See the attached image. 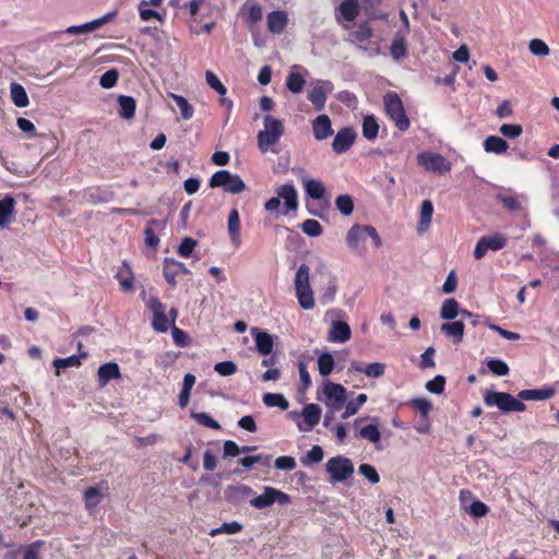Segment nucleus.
<instances>
[{
	"label": "nucleus",
	"mask_w": 559,
	"mask_h": 559,
	"mask_svg": "<svg viewBox=\"0 0 559 559\" xmlns=\"http://www.w3.org/2000/svg\"><path fill=\"white\" fill-rule=\"evenodd\" d=\"M368 237L371 238L376 248L382 246L381 237L374 227L355 224L347 231L346 245L356 254L364 255L366 252L365 242Z\"/></svg>",
	"instance_id": "f257e3e1"
},
{
	"label": "nucleus",
	"mask_w": 559,
	"mask_h": 559,
	"mask_svg": "<svg viewBox=\"0 0 559 559\" xmlns=\"http://www.w3.org/2000/svg\"><path fill=\"white\" fill-rule=\"evenodd\" d=\"M276 197H272L264 203V210L271 213L277 212L281 200L284 202V215L298 209V192L292 182L284 183L275 189Z\"/></svg>",
	"instance_id": "f03ea898"
},
{
	"label": "nucleus",
	"mask_w": 559,
	"mask_h": 559,
	"mask_svg": "<svg viewBox=\"0 0 559 559\" xmlns=\"http://www.w3.org/2000/svg\"><path fill=\"white\" fill-rule=\"evenodd\" d=\"M284 134V126L282 120L266 115L263 119V129L258 133V146L262 153L275 145Z\"/></svg>",
	"instance_id": "7ed1b4c3"
},
{
	"label": "nucleus",
	"mask_w": 559,
	"mask_h": 559,
	"mask_svg": "<svg viewBox=\"0 0 559 559\" xmlns=\"http://www.w3.org/2000/svg\"><path fill=\"white\" fill-rule=\"evenodd\" d=\"M309 266L301 264L295 275L294 286L299 306L305 310L314 307L313 292L309 283Z\"/></svg>",
	"instance_id": "20e7f679"
},
{
	"label": "nucleus",
	"mask_w": 559,
	"mask_h": 559,
	"mask_svg": "<svg viewBox=\"0 0 559 559\" xmlns=\"http://www.w3.org/2000/svg\"><path fill=\"white\" fill-rule=\"evenodd\" d=\"M325 471L331 484L345 483L350 479L355 473V466L350 459L344 455H336L329 459L325 463Z\"/></svg>",
	"instance_id": "39448f33"
},
{
	"label": "nucleus",
	"mask_w": 559,
	"mask_h": 559,
	"mask_svg": "<svg viewBox=\"0 0 559 559\" xmlns=\"http://www.w3.org/2000/svg\"><path fill=\"white\" fill-rule=\"evenodd\" d=\"M383 104L386 115L401 131H406L411 121L406 116L403 102L395 92H389L383 97Z\"/></svg>",
	"instance_id": "423d86ee"
},
{
	"label": "nucleus",
	"mask_w": 559,
	"mask_h": 559,
	"mask_svg": "<svg viewBox=\"0 0 559 559\" xmlns=\"http://www.w3.org/2000/svg\"><path fill=\"white\" fill-rule=\"evenodd\" d=\"M484 402L487 406H496L504 413H522L526 409V405L522 401L506 392L487 391L484 395Z\"/></svg>",
	"instance_id": "0eeeda50"
},
{
	"label": "nucleus",
	"mask_w": 559,
	"mask_h": 559,
	"mask_svg": "<svg viewBox=\"0 0 559 559\" xmlns=\"http://www.w3.org/2000/svg\"><path fill=\"white\" fill-rule=\"evenodd\" d=\"M147 307L153 313V329L157 332H167L174 324L177 318V310L169 311L170 318L166 316V306L162 304L158 298L152 297L147 301Z\"/></svg>",
	"instance_id": "6e6552de"
},
{
	"label": "nucleus",
	"mask_w": 559,
	"mask_h": 559,
	"mask_svg": "<svg viewBox=\"0 0 559 559\" xmlns=\"http://www.w3.org/2000/svg\"><path fill=\"white\" fill-rule=\"evenodd\" d=\"M211 188H223L225 192L237 194L246 189L243 180L228 170H217L210 179Z\"/></svg>",
	"instance_id": "1a4fd4ad"
},
{
	"label": "nucleus",
	"mask_w": 559,
	"mask_h": 559,
	"mask_svg": "<svg viewBox=\"0 0 559 559\" xmlns=\"http://www.w3.org/2000/svg\"><path fill=\"white\" fill-rule=\"evenodd\" d=\"M290 496L274 487L265 486L263 492L259 496L252 497L249 500L250 506L255 509H265L271 507L273 503L285 506L290 503Z\"/></svg>",
	"instance_id": "9d476101"
},
{
	"label": "nucleus",
	"mask_w": 559,
	"mask_h": 559,
	"mask_svg": "<svg viewBox=\"0 0 559 559\" xmlns=\"http://www.w3.org/2000/svg\"><path fill=\"white\" fill-rule=\"evenodd\" d=\"M417 160L427 171L441 175L451 170V163L439 153L420 152L417 155Z\"/></svg>",
	"instance_id": "9b49d317"
},
{
	"label": "nucleus",
	"mask_w": 559,
	"mask_h": 559,
	"mask_svg": "<svg viewBox=\"0 0 559 559\" xmlns=\"http://www.w3.org/2000/svg\"><path fill=\"white\" fill-rule=\"evenodd\" d=\"M321 407L318 404L311 403L307 404L300 414L293 412L289 414V416L293 419L302 417V420L297 421V427L300 431L309 432L319 424L321 419Z\"/></svg>",
	"instance_id": "f8f14e48"
},
{
	"label": "nucleus",
	"mask_w": 559,
	"mask_h": 559,
	"mask_svg": "<svg viewBox=\"0 0 559 559\" xmlns=\"http://www.w3.org/2000/svg\"><path fill=\"white\" fill-rule=\"evenodd\" d=\"M507 237L501 233H495L490 236L480 237L474 249V258L480 260L489 251H498L506 247Z\"/></svg>",
	"instance_id": "ddd939ff"
},
{
	"label": "nucleus",
	"mask_w": 559,
	"mask_h": 559,
	"mask_svg": "<svg viewBox=\"0 0 559 559\" xmlns=\"http://www.w3.org/2000/svg\"><path fill=\"white\" fill-rule=\"evenodd\" d=\"M334 90L332 82L328 80H317L313 82V87L308 92V99L313 105L314 109L321 111L325 107L328 95Z\"/></svg>",
	"instance_id": "4468645a"
},
{
	"label": "nucleus",
	"mask_w": 559,
	"mask_h": 559,
	"mask_svg": "<svg viewBox=\"0 0 559 559\" xmlns=\"http://www.w3.org/2000/svg\"><path fill=\"white\" fill-rule=\"evenodd\" d=\"M323 393L326 397V406L332 411H338L346 399V390L343 385L328 381L324 384Z\"/></svg>",
	"instance_id": "2eb2a0df"
},
{
	"label": "nucleus",
	"mask_w": 559,
	"mask_h": 559,
	"mask_svg": "<svg viewBox=\"0 0 559 559\" xmlns=\"http://www.w3.org/2000/svg\"><path fill=\"white\" fill-rule=\"evenodd\" d=\"M115 16H116V12H108L105 15H103L98 19H95L91 22H87V23H84L81 25L69 26L64 31V33L70 34V35H84V34L93 33L96 29L104 26L106 23L112 21L115 19Z\"/></svg>",
	"instance_id": "dca6fc26"
},
{
	"label": "nucleus",
	"mask_w": 559,
	"mask_h": 559,
	"mask_svg": "<svg viewBox=\"0 0 559 559\" xmlns=\"http://www.w3.org/2000/svg\"><path fill=\"white\" fill-rule=\"evenodd\" d=\"M190 271L187 269V266L175 259L171 258H165L163 262V274L166 280V282L171 286L175 287L177 285L176 276L179 274H189Z\"/></svg>",
	"instance_id": "f3484780"
},
{
	"label": "nucleus",
	"mask_w": 559,
	"mask_h": 559,
	"mask_svg": "<svg viewBox=\"0 0 559 559\" xmlns=\"http://www.w3.org/2000/svg\"><path fill=\"white\" fill-rule=\"evenodd\" d=\"M312 133L317 141H323L333 135L334 130L332 128L331 118L321 114L311 121Z\"/></svg>",
	"instance_id": "a211bd4d"
},
{
	"label": "nucleus",
	"mask_w": 559,
	"mask_h": 559,
	"mask_svg": "<svg viewBox=\"0 0 559 559\" xmlns=\"http://www.w3.org/2000/svg\"><path fill=\"white\" fill-rule=\"evenodd\" d=\"M356 139V132L352 128H343L337 131L335 134L332 148L336 154H342L347 152L350 146L354 144Z\"/></svg>",
	"instance_id": "6ab92c4d"
},
{
	"label": "nucleus",
	"mask_w": 559,
	"mask_h": 559,
	"mask_svg": "<svg viewBox=\"0 0 559 559\" xmlns=\"http://www.w3.org/2000/svg\"><path fill=\"white\" fill-rule=\"evenodd\" d=\"M372 28L368 22H361L357 27L348 33V41L357 45L360 49L367 51L368 47L362 44L367 43L372 37Z\"/></svg>",
	"instance_id": "aec40b11"
},
{
	"label": "nucleus",
	"mask_w": 559,
	"mask_h": 559,
	"mask_svg": "<svg viewBox=\"0 0 559 559\" xmlns=\"http://www.w3.org/2000/svg\"><path fill=\"white\" fill-rule=\"evenodd\" d=\"M225 495L229 502L238 504L247 499H251L254 496V491L248 485L237 484L228 486L225 490Z\"/></svg>",
	"instance_id": "412c9836"
},
{
	"label": "nucleus",
	"mask_w": 559,
	"mask_h": 559,
	"mask_svg": "<svg viewBox=\"0 0 559 559\" xmlns=\"http://www.w3.org/2000/svg\"><path fill=\"white\" fill-rule=\"evenodd\" d=\"M360 7L358 0H343L335 10V19L340 23L341 19L346 22H353L359 15Z\"/></svg>",
	"instance_id": "4be33fe9"
},
{
	"label": "nucleus",
	"mask_w": 559,
	"mask_h": 559,
	"mask_svg": "<svg viewBox=\"0 0 559 559\" xmlns=\"http://www.w3.org/2000/svg\"><path fill=\"white\" fill-rule=\"evenodd\" d=\"M120 377V368L115 361L103 364L97 370V381L100 388L106 386L109 381L119 379Z\"/></svg>",
	"instance_id": "5701e85b"
},
{
	"label": "nucleus",
	"mask_w": 559,
	"mask_h": 559,
	"mask_svg": "<svg viewBox=\"0 0 559 559\" xmlns=\"http://www.w3.org/2000/svg\"><path fill=\"white\" fill-rule=\"evenodd\" d=\"M497 201L500 202L509 211H520L527 202V199L523 194H516L512 192H501L496 197Z\"/></svg>",
	"instance_id": "b1692460"
},
{
	"label": "nucleus",
	"mask_w": 559,
	"mask_h": 559,
	"mask_svg": "<svg viewBox=\"0 0 559 559\" xmlns=\"http://www.w3.org/2000/svg\"><path fill=\"white\" fill-rule=\"evenodd\" d=\"M352 336L349 325L344 321H333L330 332L329 341L333 343H345Z\"/></svg>",
	"instance_id": "393cba45"
},
{
	"label": "nucleus",
	"mask_w": 559,
	"mask_h": 559,
	"mask_svg": "<svg viewBox=\"0 0 559 559\" xmlns=\"http://www.w3.org/2000/svg\"><path fill=\"white\" fill-rule=\"evenodd\" d=\"M302 185L306 194L312 200H322L326 194L325 186L322 181L313 178H302Z\"/></svg>",
	"instance_id": "a878e982"
},
{
	"label": "nucleus",
	"mask_w": 559,
	"mask_h": 559,
	"mask_svg": "<svg viewBox=\"0 0 559 559\" xmlns=\"http://www.w3.org/2000/svg\"><path fill=\"white\" fill-rule=\"evenodd\" d=\"M251 335L254 338L255 347L258 352L262 355H269L273 349V338L266 333L262 332L257 328L251 330Z\"/></svg>",
	"instance_id": "bb28decb"
},
{
	"label": "nucleus",
	"mask_w": 559,
	"mask_h": 559,
	"mask_svg": "<svg viewBox=\"0 0 559 559\" xmlns=\"http://www.w3.org/2000/svg\"><path fill=\"white\" fill-rule=\"evenodd\" d=\"M227 230L233 245L239 247L241 245V236L240 217L237 209H233L228 215Z\"/></svg>",
	"instance_id": "cd10ccee"
},
{
	"label": "nucleus",
	"mask_w": 559,
	"mask_h": 559,
	"mask_svg": "<svg viewBox=\"0 0 559 559\" xmlns=\"http://www.w3.org/2000/svg\"><path fill=\"white\" fill-rule=\"evenodd\" d=\"M166 226L165 221L151 219L144 230V241L150 248L156 249L159 245V238L155 234V229H164Z\"/></svg>",
	"instance_id": "c85d7f7f"
},
{
	"label": "nucleus",
	"mask_w": 559,
	"mask_h": 559,
	"mask_svg": "<svg viewBox=\"0 0 559 559\" xmlns=\"http://www.w3.org/2000/svg\"><path fill=\"white\" fill-rule=\"evenodd\" d=\"M267 28L274 34H280L287 25L288 16L284 11H273L267 14Z\"/></svg>",
	"instance_id": "c756f323"
},
{
	"label": "nucleus",
	"mask_w": 559,
	"mask_h": 559,
	"mask_svg": "<svg viewBox=\"0 0 559 559\" xmlns=\"http://www.w3.org/2000/svg\"><path fill=\"white\" fill-rule=\"evenodd\" d=\"M555 394L552 388L530 389L519 392L518 397L520 401H544L550 399Z\"/></svg>",
	"instance_id": "7c9ffc66"
},
{
	"label": "nucleus",
	"mask_w": 559,
	"mask_h": 559,
	"mask_svg": "<svg viewBox=\"0 0 559 559\" xmlns=\"http://www.w3.org/2000/svg\"><path fill=\"white\" fill-rule=\"evenodd\" d=\"M406 35L402 31H397L394 35L390 47V53L395 61L405 58L407 55L406 49Z\"/></svg>",
	"instance_id": "2f4dec72"
},
{
	"label": "nucleus",
	"mask_w": 559,
	"mask_h": 559,
	"mask_svg": "<svg viewBox=\"0 0 559 559\" xmlns=\"http://www.w3.org/2000/svg\"><path fill=\"white\" fill-rule=\"evenodd\" d=\"M14 207L15 200L12 197L5 195L0 200V227H7L11 223Z\"/></svg>",
	"instance_id": "473e14b6"
},
{
	"label": "nucleus",
	"mask_w": 559,
	"mask_h": 559,
	"mask_svg": "<svg viewBox=\"0 0 559 559\" xmlns=\"http://www.w3.org/2000/svg\"><path fill=\"white\" fill-rule=\"evenodd\" d=\"M119 105L118 114L122 119H132L135 114L136 103L132 96L119 95L117 98Z\"/></svg>",
	"instance_id": "72a5a7b5"
},
{
	"label": "nucleus",
	"mask_w": 559,
	"mask_h": 559,
	"mask_svg": "<svg viewBox=\"0 0 559 559\" xmlns=\"http://www.w3.org/2000/svg\"><path fill=\"white\" fill-rule=\"evenodd\" d=\"M433 214V204L430 200H425L420 206V217L418 222L417 230L419 234L427 231L431 223Z\"/></svg>",
	"instance_id": "f704fd0d"
},
{
	"label": "nucleus",
	"mask_w": 559,
	"mask_h": 559,
	"mask_svg": "<svg viewBox=\"0 0 559 559\" xmlns=\"http://www.w3.org/2000/svg\"><path fill=\"white\" fill-rule=\"evenodd\" d=\"M508 147L507 141L497 135H490L484 141V150L487 153L502 154L507 152Z\"/></svg>",
	"instance_id": "c9c22d12"
},
{
	"label": "nucleus",
	"mask_w": 559,
	"mask_h": 559,
	"mask_svg": "<svg viewBox=\"0 0 559 559\" xmlns=\"http://www.w3.org/2000/svg\"><path fill=\"white\" fill-rule=\"evenodd\" d=\"M442 333L448 337H451L454 343H460L464 335V323L461 321H454L451 323H443L440 326Z\"/></svg>",
	"instance_id": "e433bc0d"
},
{
	"label": "nucleus",
	"mask_w": 559,
	"mask_h": 559,
	"mask_svg": "<svg viewBox=\"0 0 559 559\" xmlns=\"http://www.w3.org/2000/svg\"><path fill=\"white\" fill-rule=\"evenodd\" d=\"M10 95L12 103L19 107L24 108L28 106L29 100L25 88L19 83H12L10 85Z\"/></svg>",
	"instance_id": "4c0bfd02"
},
{
	"label": "nucleus",
	"mask_w": 559,
	"mask_h": 559,
	"mask_svg": "<svg viewBox=\"0 0 559 559\" xmlns=\"http://www.w3.org/2000/svg\"><path fill=\"white\" fill-rule=\"evenodd\" d=\"M358 436L376 445V449L381 450L378 445L381 439V433L377 425L369 424L359 429Z\"/></svg>",
	"instance_id": "58836bf2"
},
{
	"label": "nucleus",
	"mask_w": 559,
	"mask_h": 559,
	"mask_svg": "<svg viewBox=\"0 0 559 559\" xmlns=\"http://www.w3.org/2000/svg\"><path fill=\"white\" fill-rule=\"evenodd\" d=\"M460 305L459 302L453 298H448L443 301L441 310H440V317L443 320H453L457 316H460Z\"/></svg>",
	"instance_id": "ea45409f"
},
{
	"label": "nucleus",
	"mask_w": 559,
	"mask_h": 559,
	"mask_svg": "<svg viewBox=\"0 0 559 559\" xmlns=\"http://www.w3.org/2000/svg\"><path fill=\"white\" fill-rule=\"evenodd\" d=\"M379 123L373 115H368L362 120V135L367 140H374L378 136Z\"/></svg>",
	"instance_id": "a19ab883"
},
{
	"label": "nucleus",
	"mask_w": 559,
	"mask_h": 559,
	"mask_svg": "<svg viewBox=\"0 0 559 559\" xmlns=\"http://www.w3.org/2000/svg\"><path fill=\"white\" fill-rule=\"evenodd\" d=\"M169 97L176 103V105L179 107L180 109V114H181V118L183 120H189L193 117V114H194V109L193 107L189 104L188 99L185 98L183 96L181 95H178V94H174V93H170L169 94Z\"/></svg>",
	"instance_id": "79ce46f5"
},
{
	"label": "nucleus",
	"mask_w": 559,
	"mask_h": 559,
	"mask_svg": "<svg viewBox=\"0 0 559 559\" xmlns=\"http://www.w3.org/2000/svg\"><path fill=\"white\" fill-rule=\"evenodd\" d=\"M262 400L267 407H278L282 411L289 407L288 401L280 393H265Z\"/></svg>",
	"instance_id": "37998d69"
},
{
	"label": "nucleus",
	"mask_w": 559,
	"mask_h": 559,
	"mask_svg": "<svg viewBox=\"0 0 559 559\" xmlns=\"http://www.w3.org/2000/svg\"><path fill=\"white\" fill-rule=\"evenodd\" d=\"M306 81L301 73L290 72L286 79V87L294 94L302 92Z\"/></svg>",
	"instance_id": "c03bdc74"
},
{
	"label": "nucleus",
	"mask_w": 559,
	"mask_h": 559,
	"mask_svg": "<svg viewBox=\"0 0 559 559\" xmlns=\"http://www.w3.org/2000/svg\"><path fill=\"white\" fill-rule=\"evenodd\" d=\"M86 353H81L80 355H71L67 358H56L52 362L53 367L57 369H66L70 367H79L81 366L82 358L86 357Z\"/></svg>",
	"instance_id": "a18cd8bd"
},
{
	"label": "nucleus",
	"mask_w": 559,
	"mask_h": 559,
	"mask_svg": "<svg viewBox=\"0 0 559 559\" xmlns=\"http://www.w3.org/2000/svg\"><path fill=\"white\" fill-rule=\"evenodd\" d=\"M324 457V451L320 445H313L305 456L301 457L304 466H310L320 463Z\"/></svg>",
	"instance_id": "49530a36"
},
{
	"label": "nucleus",
	"mask_w": 559,
	"mask_h": 559,
	"mask_svg": "<svg viewBox=\"0 0 559 559\" xmlns=\"http://www.w3.org/2000/svg\"><path fill=\"white\" fill-rule=\"evenodd\" d=\"M366 402L367 395L365 393L358 394L355 400H352L346 404L345 412L342 414V418L347 419L354 416Z\"/></svg>",
	"instance_id": "de8ad7c7"
},
{
	"label": "nucleus",
	"mask_w": 559,
	"mask_h": 559,
	"mask_svg": "<svg viewBox=\"0 0 559 559\" xmlns=\"http://www.w3.org/2000/svg\"><path fill=\"white\" fill-rule=\"evenodd\" d=\"M335 206L341 214L348 216L354 211L353 198L348 194H341L335 199Z\"/></svg>",
	"instance_id": "09e8293b"
},
{
	"label": "nucleus",
	"mask_w": 559,
	"mask_h": 559,
	"mask_svg": "<svg viewBox=\"0 0 559 559\" xmlns=\"http://www.w3.org/2000/svg\"><path fill=\"white\" fill-rule=\"evenodd\" d=\"M486 365L488 369L498 377H503L509 374V366L506 361L499 358H489L486 360Z\"/></svg>",
	"instance_id": "8fccbe9b"
},
{
	"label": "nucleus",
	"mask_w": 559,
	"mask_h": 559,
	"mask_svg": "<svg viewBox=\"0 0 559 559\" xmlns=\"http://www.w3.org/2000/svg\"><path fill=\"white\" fill-rule=\"evenodd\" d=\"M334 368V358L330 353H323L318 357V369L321 376H329Z\"/></svg>",
	"instance_id": "3c124183"
},
{
	"label": "nucleus",
	"mask_w": 559,
	"mask_h": 559,
	"mask_svg": "<svg viewBox=\"0 0 559 559\" xmlns=\"http://www.w3.org/2000/svg\"><path fill=\"white\" fill-rule=\"evenodd\" d=\"M528 50L532 55L536 57H546L550 53L548 45L539 38H534L530 40Z\"/></svg>",
	"instance_id": "603ef678"
},
{
	"label": "nucleus",
	"mask_w": 559,
	"mask_h": 559,
	"mask_svg": "<svg viewBox=\"0 0 559 559\" xmlns=\"http://www.w3.org/2000/svg\"><path fill=\"white\" fill-rule=\"evenodd\" d=\"M190 416L200 425L218 430L221 425L206 413L191 412Z\"/></svg>",
	"instance_id": "864d4df0"
},
{
	"label": "nucleus",
	"mask_w": 559,
	"mask_h": 559,
	"mask_svg": "<svg viewBox=\"0 0 559 559\" xmlns=\"http://www.w3.org/2000/svg\"><path fill=\"white\" fill-rule=\"evenodd\" d=\"M124 270H120L117 274V278L124 290H130L133 287V276L130 269V265L123 262Z\"/></svg>",
	"instance_id": "5fc2aeb1"
},
{
	"label": "nucleus",
	"mask_w": 559,
	"mask_h": 559,
	"mask_svg": "<svg viewBox=\"0 0 559 559\" xmlns=\"http://www.w3.org/2000/svg\"><path fill=\"white\" fill-rule=\"evenodd\" d=\"M270 460H271V455H263V454L249 455V456H245V457L240 459L239 464L242 465L245 468L249 469L257 463L267 466L270 463Z\"/></svg>",
	"instance_id": "6e6d98bb"
},
{
	"label": "nucleus",
	"mask_w": 559,
	"mask_h": 559,
	"mask_svg": "<svg viewBox=\"0 0 559 559\" xmlns=\"http://www.w3.org/2000/svg\"><path fill=\"white\" fill-rule=\"evenodd\" d=\"M242 530V525L239 522L233 521L229 523H224L219 527L213 528L210 532L211 536H216L219 534H236Z\"/></svg>",
	"instance_id": "4d7b16f0"
},
{
	"label": "nucleus",
	"mask_w": 559,
	"mask_h": 559,
	"mask_svg": "<svg viewBox=\"0 0 559 559\" xmlns=\"http://www.w3.org/2000/svg\"><path fill=\"white\" fill-rule=\"evenodd\" d=\"M337 293V284L334 278H331L320 297V301L322 305H330L335 299Z\"/></svg>",
	"instance_id": "13d9d810"
},
{
	"label": "nucleus",
	"mask_w": 559,
	"mask_h": 559,
	"mask_svg": "<svg viewBox=\"0 0 559 559\" xmlns=\"http://www.w3.org/2000/svg\"><path fill=\"white\" fill-rule=\"evenodd\" d=\"M301 230L309 237H318L322 234L323 228L318 221L309 218L301 224Z\"/></svg>",
	"instance_id": "bf43d9fd"
},
{
	"label": "nucleus",
	"mask_w": 559,
	"mask_h": 559,
	"mask_svg": "<svg viewBox=\"0 0 559 559\" xmlns=\"http://www.w3.org/2000/svg\"><path fill=\"white\" fill-rule=\"evenodd\" d=\"M205 80L206 83L211 88L216 91L221 96H225L227 93V88L224 86V84L221 82V80L217 78L215 73L207 70L205 72Z\"/></svg>",
	"instance_id": "052dcab7"
},
{
	"label": "nucleus",
	"mask_w": 559,
	"mask_h": 559,
	"mask_svg": "<svg viewBox=\"0 0 559 559\" xmlns=\"http://www.w3.org/2000/svg\"><path fill=\"white\" fill-rule=\"evenodd\" d=\"M358 473L366 477L371 484H378L380 481V476L377 469L370 464H360L358 467Z\"/></svg>",
	"instance_id": "680f3d73"
},
{
	"label": "nucleus",
	"mask_w": 559,
	"mask_h": 559,
	"mask_svg": "<svg viewBox=\"0 0 559 559\" xmlns=\"http://www.w3.org/2000/svg\"><path fill=\"white\" fill-rule=\"evenodd\" d=\"M119 78V73L117 70L111 69L106 71L99 79V85L103 88H111L116 85Z\"/></svg>",
	"instance_id": "e2e57ef3"
},
{
	"label": "nucleus",
	"mask_w": 559,
	"mask_h": 559,
	"mask_svg": "<svg viewBox=\"0 0 559 559\" xmlns=\"http://www.w3.org/2000/svg\"><path fill=\"white\" fill-rule=\"evenodd\" d=\"M296 466L295 457L289 455L278 456L274 462V467L280 471H293Z\"/></svg>",
	"instance_id": "0e129e2a"
},
{
	"label": "nucleus",
	"mask_w": 559,
	"mask_h": 559,
	"mask_svg": "<svg viewBox=\"0 0 559 559\" xmlns=\"http://www.w3.org/2000/svg\"><path fill=\"white\" fill-rule=\"evenodd\" d=\"M100 492L95 487H90L84 493L86 508L92 509L100 502Z\"/></svg>",
	"instance_id": "69168bd1"
},
{
	"label": "nucleus",
	"mask_w": 559,
	"mask_h": 559,
	"mask_svg": "<svg viewBox=\"0 0 559 559\" xmlns=\"http://www.w3.org/2000/svg\"><path fill=\"white\" fill-rule=\"evenodd\" d=\"M171 336L174 343L177 346L185 347L188 346L190 343L188 334L183 330L177 328L175 324L171 326Z\"/></svg>",
	"instance_id": "338daca9"
},
{
	"label": "nucleus",
	"mask_w": 559,
	"mask_h": 559,
	"mask_svg": "<svg viewBox=\"0 0 559 559\" xmlns=\"http://www.w3.org/2000/svg\"><path fill=\"white\" fill-rule=\"evenodd\" d=\"M195 246H197V241L194 239H192L190 237H186L180 242L177 252L180 257L188 258L191 255Z\"/></svg>",
	"instance_id": "774afa93"
}]
</instances>
